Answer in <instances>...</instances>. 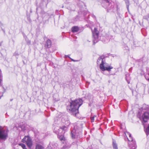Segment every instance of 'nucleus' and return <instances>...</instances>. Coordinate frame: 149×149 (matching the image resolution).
Masks as SVG:
<instances>
[{"mask_svg": "<svg viewBox=\"0 0 149 149\" xmlns=\"http://www.w3.org/2000/svg\"><path fill=\"white\" fill-rule=\"evenodd\" d=\"M82 103L83 101L81 99L72 101L70 103V105L67 107V109L69 111L72 115L77 116L79 113V108L82 105Z\"/></svg>", "mask_w": 149, "mask_h": 149, "instance_id": "obj_1", "label": "nucleus"}, {"mask_svg": "<svg viewBox=\"0 0 149 149\" xmlns=\"http://www.w3.org/2000/svg\"><path fill=\"white\" fill-rule=\"evenodd\" d=\"M61 121L63 123L65 124V125L62 127H60L59 130V131H62V134L61 135V134L59 133L58 134V136L60 140L62 141H65V138L64 137L63 134L65 132V130H66L68 127L70 125V121L67 117L66 116H65L63 118L61 119Z\"/></svg>", "mask_w": 149, "mask_h": 149, "instance_id": "obj_2", "label": "nucleus"}, {"mask_svg": "<svg viewBox=\"0 0 149 149\" xmlns=\"http://www.w3.org/2000/svg\"><path fill=\"white\" fill-rule=\"evenodd\" d=\"M97 64L100 65V68L102 71L105 70L109 71L113 68L112 66L109 65L106 63L105 57L104 55H102L99 57L97 61Z\"/></svg>", "mask_w": 149, "mask_h": 149, "instance_id": "obj_3", "label": "nucleus"}, {"mask_svg": "<svg viewBox=\"0 0 149 149\" xmlns=\"http://www.w3.org/2000/svg\"><path fill=\"white\" fill-rule=\"evenodd\" d=\"M102 6L105 8H107V10L113 11L114 10V8L116 7L117 10H118L117 6L113 2H111V1L108 0H102Z\"/></svg>", "mask_w": 149, "mask_h": 149, "instance_id": "obj_4", "label": "nucleus"}, {"mask_svg": "<svg viewBox=\"0 0 149 149\" xmlns=\"http://www.w3.org/2000/svg\"><path fill=\"white\" fill-rule=\"evenodd\" d=\"M77 128L76 126L74 127V128L71 131V136L73 139L76 138L78 139L80 138L81 132V131H79V130L76 128Z\"/></svg>", "mask_w": 149, "mask_h": 149, "instance_id": "obj_5", "label": "nucleus"}, {"mask_svg": "<svg viewBox=\"0 0 149 149\" xmlns=\"http://www.w3.org/2000/svg\"><path fill=\"white\" fill-rule=\"evenodd\" d=\"M8 131L7 129H4L0 126V139L6 140L8 137Z\"/></svg>", "mask_w": 149, "mask_h": 149, "instance_id": "obj_6", "label": "nucleus"}, {"mask_svg": "<svg viewBox=\"0 0 149 149\" xmlns=\"http://www.w3.org/2000/svg\"><path fill=\"white\" fill-rule=\"evenodd\" d=\"M22 142L24 143H25L29 148H31L32 146V140L29 136H25L22 139Z\"/></svg>", "mask_w": 149, "mask_h": 149, "instance_id": "obj_7", "label": "nucleus"}, {"mask_svg": "<svg viewBox=\"0 0 149 149\" xmlns=\"http://www.w3.org/2000/svg\"><path fill=\"white\" fill-rule=\"evenodd\" d=\"M93 36V43L95 44L98 41V34L99 32L97 29L95 28L93 30H92Z\"/></svg>", "mask_w": 149, "mask_h": 149, "instance_id": "obj_8", "label": "nucleus"}, {"mask_svg": "<svg viewBox=\"0 0 149 149\" xmlns=\"http://www.w3.org/2000/svg\"><path fill=\"white\" fill-rule=\"evenodd\" d=\"M142 118L144 122H146L149 119V113L148 112L144 113L142 116Z\"/></svg>", "mask_w": 149, "mask_h": 149, "instance_id": "obj_9", "label": "nucleus"}, {"mask_svg": "<svg viewBox=\"0 0 149 149\" xmlns=\"http://www.w3.org/2000/svg\"><path fill=\"white\" fill-rule=\"evenodd\" d=\"M1 80H0V99L3 96V93L5 91V90L3 86L1 84Z\"/></svg>", "mask_w": 149, "mask_h": 149, "instance_id": "obj_10", "label": "nucleus"}, {"mask_svg": "<svg viewBox=\"0 0 149 149\" xmlns=\"http://www.w3.org/2000/svg\"><path fill=\"white\" fill-rule=\"evenodd\" d=\"M40 143H42L41 141L37 142L36 143L35 149H43V147Z\"/></svg>", "mask_w": 149, "mask_h": 149, "instance_id": "obj_11", "label": "nucleus"}, {"mask_svg": "<svg viewBox=\"0 0 149 149\" xmlns=\"http://www.w3.org/2000/svg\"><path fill=\"white\" fill-rule=\"evenodd\" d=\"M125 134L126 136H127V135L129 136V138H127L128 140L129 141L133 142V139L131 136V135L128 132H126L125 133Z\"/></svg>", "mask_w": 149, "mask_h": 149, "instance_id": "obj_12", "label": "nucleus"}, {"mask_svg": "<svg viewBox=\"0 0 149 149\" xmlns=\"http://www.w3.org/2000/svg\"><path fill=\"white\" fill-rule=\"evenodd\" d=\"M52 42L51 40L49 39L47 40L46 44H45V46L48 48H50L51 46Z\"/></svg>", "mask_w": 149, "mask_h": 149, "instance_id": "obj_13", "label": "nucleus"}, {"mask_svg": "<svg viewBox=\"0 0 149 149\" xmlns=\"http://www.w3.org/2000/svg\"><path fill=\"white\" fill-rule=\"evenodd\" d=\"M133 143L132 145V142H130L129 143L130 145V147H131L130 149H135L136 148L135 142L134 141L132 142Z\"/></svg>", "mask_w": 149, "mask_h": 149, "instance_id": "obj_14", "label": "nucleus"}, {"mask_svg": "<svg viewBox=\"0 0 149 149\" xmlns=\"http://www.w3.org/2000/svg\"><path fill=\"white\" fill-rule=\"evenodd\" d=\"M72 31L73 33H74L78 31L79 30V29L78 27L74 26L72 28Z\"/></svg>", "mask_w": 149, "mask_h": 149, "instance_id": "obj_15", "label": "nucleus"}, {"mask_svg": "<svg viewBox=\"0 0 149 149\" xmlns=\"http://www.w3.org/2000/svg\"><path fill=\"white\" fill-rule=\"evenodd\" d=\"M54 100L55 101H58L59 100V99L58 97V95L57 94H54L53 96Z\"/></svg>", "mask_w": 149, "mask_h": 149, "instance_id": "obj_16", "label": "nucleus"}, {"mask_svg": "<svg viewBox=\"0 0 149 149\" xmlns=\"http://www.w3.org/2000/svg\"><path fill=\"white\" fill-rule=\"evenodd\" d=\"M47 149H56V148L54 147V145L51 144H50L48 147L47 148Z\"/></svg>", "mask_w": 149, "mask_h": 149, "instance_id": "obj_17", "label": "nucleus"}, {"mask_svg": "<svg viewBox=\"0 0 149 149\" xmlns=\"http://www.w3.org/2000/svg\"><path fill=\"white\" fill-rule=\"evenodd\" d=\"M70 147V146L69 144H66V145L63 146L62 149H68Z\"/></svg>", "mask_w": 149, "mask_h": 149, "instance_id": "obj_18", "label": "nucleus"}, {"mask_svg": "<svg viewBox=\"0 0 149 149\" xmlns=\"http://www.w3.org/2000/svg\"><path fill=\"white\" fill-rule=\"evenodd\" d=\"M142 109L143 110H148L149 109V107L148 105L144 104L142 107Z\"/></svg>", "mask_w": 149, "mask_h": 149, "instance_id": "obj_19", "label": "nucleus"}, {"mask_svg": "<svg viewBox=\"0 0 149 149\" xmlns=\"http://www.w3.org/2000/svg\"><path fill=\"white\" fill-rule=\"evenodd\" d=\"M113 149H118L117 144L113 141Z\"/></svg>", "mask_w": 149, "mask_h": 149, "instance_id": "obj_20", "label": "nucleus"}, {"mask_svg": "<svg viewBox=\"0 0 149 149\" xmlns=\"http://www.w3.org/2000/svg\"><path fill=\"white\" fill-rule=\"evenodd\" d=\"M125 1V3L128 9L129 8V1L128 0H124Z\"/></svg>", "mask_w": 149, "mask_h": 149, "instance_id": "obj_21", "label": "nucleus"}, {"mask_svg": "<svg viewBox=\"0 0 149 149\" xmlns=\"http://www.w3.org/2000/svg\"><path fill=\"white\" fill-rule=\"evenodd\" d=\"M65 56L66 57H69L71 60L73 62H78V61H79L78 60H74L70 58V57H69L68 55H65Z\"/></svg>", "mask_w": 149, "mask_h": 149, "instance_id": "obj_22", "label": "nucleus"}, {"mask_svg": "<svg viewBox=\"0 0 149 149\" xmlns=\"http://www.w3.org/2000/svg\"><path fill=\"white\" fill-rule=\"evenodd\" d=\"M143 18L145 19H148L149 18V15L148 14L147 15L144 16Z\"/></svg>", "mask_w": 149, "mask_h": 149, "instance_id": "obj_23", "label": "nucleus"}, {"mask_svg": "<svg viewBox=\"0 0 149 149\" xmlns=\"http://www.w3.org/2000/svg\"><path fill=\"white\" fill-rule=\"evenodd\" d=\"M19 145L21 146L23 149L25 148L26 147L25 145L24 144L22 143H20L19 144Z\"/></svg>", "mask_w": 149, "mask_h": 149, "instance_id": "obj_24", "label": "nucleus"}, {"mask_svg": "<svg viewBox=\"0 0 149 149\" xmlns=\"http://www.w3.org/2000/svg\"><path fill=\"white\" fill-rule=\"evenodd\" d=\"M146 133L147 134H149V125L147 128L146 130Z\"/></svg>", "mask_w": 149, "mask_h": 149, "instance_id": "obj_25", "label": "nucleus"}, {"mask_svg": "<svg viewBox=\"0 0 149 149\" xmlns=\"http://www.w3.org/2000/svg\"><path fill=\"white\" fill-rule=\"evenodd\" d=\"M96 117V116H94L93 117H91V119L92 122L94 121V117Z\"/></svg>", "mask_w": 149, "mask_h": 149, "instance_id": "obj_26", "label": "nucleus"}, {"mask_svg": "<svg viewBox=\"0 0 149 149\" xmlns=\"http://www.w3.org/2000/svg\"><path fill=\"white\" fill-rule=\"evenodd\" d=\"M27 43L28 45H29L31 44V41L30 40H28L27 41Z\"/></svg>", "mask_w": 149, "mask_h": 149, "instance_id": "obj_27", "label": "nucleus"}, {"mask_svg": "<svg viewBox=\"0 0 149 149\" xmlns=\"http://www.w3.org/2000/svg\"><path fill=\"white\" fill-rule=\"evenodd\" d=\"M21 128L22 129V130H25V129L24 128L23 126H22L21 127Z\"/></svg>", "mask_w": 149, "mask_h": 149, "instance_id": "obj_28", "label": "nucleus"}, {"mask_svg": "<svg viewBox=\"0 0 149 149\" xmlns=\"http://www.w3.org/2000/svg\"><path fill=\"white\" fill-rule=\"evenodd\" d=\"M24 37L25 38V39L26 40V38H27L26 36H24Z\"/></svg>", "mask_w": 149, "mask_h": 149, "instance_id": "obj_29", "label": "nucleus"}, {"mask_svg": "<svg viewBox=\"0 0 149 149\" xmlns=\"http://www.w3.org/2000/svg\"><path fill=\"white\" fill-rule=\"evenodd\" d=\"M13 100V99H10V101H12Z\"/></svg>", "mask_w": 149, "mask_h": 149, "instance_id": "obj_30", "label": "nucleus"}, {"mask_svg": "<svg viewBox=\"0 0 149 149\" xmlns=\"http://www.w3.org/2000/svg\"><path fill=\"white\" fill-rule=\"evenodd\" d=\"M127 83H128V84L130 83V82H129L128 81H127Z\"/></svg>", "mask_w": 149, "mask_h": 149, "instance_id": "obj_31", "label": "nucleus"}, {"mask_svg": "<svg viewBox=\"0 0 149 149\" xmlns=\"http://www.w3.org/2000/svg\"><path fill=\"white\" fill-rule=\"evenodd\" d=\"M24 149H27V148H26H26H24Z\"/></svg>", "mask_w": 149, "mask_h": 149, "instance_id": "obj_32", "label": "nucleus"}]
</instances>
